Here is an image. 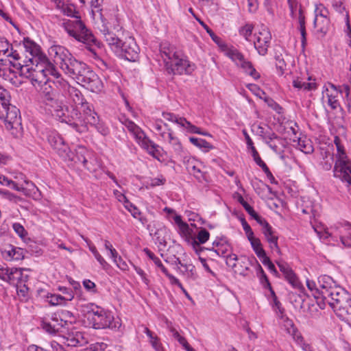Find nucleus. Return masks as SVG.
I'll return each instance as SVG.
<instances>
[{
	"mask_svg": "<svg viewBox=\"0 0 351 351\" xmlns=\"http://www.w3.org/2000/svg\"><path fill=\"white\" fill-rule=\"evenodd\" d=\"M319 299L318 306L324 309L328 304L337 315L351 324V296L344 289L337 286L329 276L322 275L318 278Z\"/></svg>",
	"mask_w": 351,
	"mask_h": 351,
	"instance_id": "f257e3e1",
	"label": "nucleus"
},
{
	"mask_svg": "<svg viewBox=\"0 0 351 351\" xmlns=\"http://www.w3.org/2000/svg\"><path fill=\"white\" fill-rule=\"evenodd\" d=\"M38 58V61H32L25 64H21L18 62L14 64V69L11 73L29 79L36 88L50 82L48 77L49 75L56 79L60 77V74L56 66L53 62H50L46 55H40Z\"/></svg>",
	"mask_w": 351,
	"mask_h": 351,
	"instance_id": "f03ea898",
	"label": "nucleus"
},
{
	"mask_svg": "<svg viewBox=\"0 0 351 351\" xmlns=\"http://www.w3.org/2000/svg\"><path fill=\"white\" fill-rule=\"evenodd\" d=\"M160 51L165 70L169 74L190 75L195 71V64L191 62L174 45L169 43H162Z\"/></svg>",
	"mask_w": 351,
	"mask_h": 351,
	"instance_id": "7ed1b4c3",
	"label": "nucleus"
},
{
	"mask_svg": "<svg viewBox=\"0 0 351 351\" xmlns=\"http://www.w3.org/2000/svg\"><path fill=\"white\" fill-rule=\"evenodd\" d=\"M62 70L93 93H99L103 88V83L97 75L85 63L77 60L73 56L66 62Z\"/></svg>",
	"mask_w": 351,
	"mask_h": 351,
	"instance_id": "20e7f679",
	"label": "nucleus"
},
{
	"mask_svg": "<svg viewBox=\"0 0 351 351\" xmlns=\"http://www.w3.org/2000/svg\"><path fill=\"white\" fill-rule=\"evenodd\" d=\"M82 307L84 317L87 319L90 327L95 329L108 328L117 330L121 326L119 322H114V317L111 312L94 303H88Z\"/></svg>",
	"mask_w": 351,
	"mask_h": 351,
	"instance_id": "39448f33",
	"label": "nucleus"
},
{
	"mask_svg": "<svg viewBox=\"0 0 351 351\" xmlns=\"http://www.w3.org/2000/svg\"><path fill=\"white\" fill-rule=\"evenodd\" d=\"M10 97L9 92L0 86V119L8 130H17L21 126L19 110L10 104Z\"/></svg>",
	"mask_w": 351,
	"mask_h": 351,
	"instance_id": "423d86ee",
	"label": "nucleus"
},
{
	"mask_svg": "<svg viewBox=\"0 0 351 351\" xmlns=\"http://www.w3.org/2000/svg\"><path fill=\"white\" fill-rule=\"evenodd\" d=\"M123 124L143 149L146 150L154 158L160 159L162 156V149L158 145L150 140L133 121L125 120Z\"/></svg>",
	"mask_w": 351,
	"mask_h": 351,
	"instance_id": "0eeeda50",
	"label": "nucleus"
},
{
	"mask_svg": "<svg viewBox=\"0 0 351 351\" xmlns=\"http://www.w3.org/2000/svg\"><path fill=\"white\" fill-rule=\"evenodd\" d=\"M20 56L14 50L12 44L8 40L0 37V76L8 77L14 69V64L19 62Z\"/></svg>",
	"mask_w": 351,
	"mask_h": 351,
	"instance_id": "6e6552de",
	"label": "nucleus"
},
{
	"mask_svg": "<svg viewBox=\"0 0 351 351\" xmlns=\"http://www.w3.org/2000/svg\"><path fill=\"white\" fill-rule=\"evenodd\" d=\"M62 26L70 36L79 42L86 45L95 42L94 36L80 19L66 20Z\"/></svg>",
	"mask_w": 351,
	"mask_h": 351,
	"instance_id": "1a4fd4ad",
	"label": "nucleus"
},
{
	"mask_svg": "<svg viewBox=\"0 0 351 351\" xmlns=\"http://www.w3.org/2000/svg\"><path fill=\"white\" fill-rule=\"evenodd\" d=\"M62 26L70 36L79 42L86 45L95 42L94 36L80 19L66 20Z\"/></svg>",
	"mask_w": 351,
	"mask_h": 351,
	"instance_id": "9d476101",
	"label": "nucleus"
},
{
	"mask_svg": "<svg viewBox=\"0 0 351 351\" xmlns=\"http://www.w3.org/2000/svg\"><path fill=\"white\" fill-rule=\"evenodd\" d=\"M67 154L69 157L68 158H63L64 160L74 162L75 163H82L90 172L95 171L97 167L96 158L93 153L85 147L78 146L74 152H71L69 149Z\"/></svg>",
	"mask_w": 351,
	"mask_h": 351,
	"instance_id": "9b49d317",
	"label": "nucleus"
},
{
	"mask_svg": "<svg viewBox=\"0 0 351 351\" xmlns=\"http://www.w3.org/2000/svg\"><path fill=\"white\" fill-rule=\"evenodd\" d=\"M40 92L42 99L54 117H62L63 102L58 99L56 91L52 88L50 82L38 88Z\"/></svg>",
	"mask_w": 351,
	"mask_h": 351,
	"instance_id": "f8f14e48",
	"label": "nucleus"
},
{
	"mask_svg": "<svg viewBox=\"0 0 351 351\" xmlns=\"http://www.w3.org/2000/svg\"><path fill=\"white\" fill-rule=\"evenodd\" d=\"M62 109V117H56L60 121L64 122L71 125L77 132H84L85 122L84 120V114L82 110L80 107H73L69 114L68 108L64 104L61 106Z\"/></svg>",
	"mask_w": 351,
	"mask_h": 351,
	"instance_id": "ddd939ff",
	"label": "nucleus"
},
{
	"mask_svg": "<svg viewBox=\"0 0 351 351\" xmlns=\"http://www.w3.org/2000/svg\"><path fill=\"white\" fill-rule=\"evenodd\" d=\"M253 40L254 46L261 56H265L267 53L270 46L271 34L269 29L263 25L258 32L254 34Z\"/></svg>",
	"mask_w": 351,
	"mask_h": 351,
	"instance_id": "4468645a",
	"label": "nucleus"
},
{
	"mask_svg": "<svg viewBox=\"0 0 351 351\" xmlns=\"http://www.w3.org/2000/svg\"><path fill=\"white\" fill-rule=\"evenodd\" d=\"M48 59L53 64L59 65L62 69L66 62L72 56L71 53L64 47L59 45H53L48 49Z\"/></svg>",
	"mask_w": 351,
	"mask_h": 351,
	"instance_id": "2eb2a0df",
	"label": "nucleus"
},
{
	"mask_svg": "<svg viewBox=\"0 0 351 351\" xmlns=\"http://www.w3.org/2000/svg\"><path fill=\"white\" fill-rule=\"evenodd\" d=\"M120 49L119 51L116 52L117 55L123 57L127 60L133 62L137 59L140 51L134 38L132 37L126 38L122 42Z\"/></svg>",
	"mask_w": 351,
	"mask_h": 351,
	"instance_id": "dca6fc26",
	"label": "nucleus"
},
{
	"mask_svg": "<svg viewBox=\"0 0 351 351\" xmlns=\"http://www.w3.org/2000/svg\"><path fill=\"white\" fill-rule=\"evenodd\" d=\"M47 141L51 147L63 159L68 158L69 145L62 137L56 131H51L47 135Z\"/></svg>",
	"mask_w": 351,
	"mask_h": 351,
	"instance_id": "f3484780",
	"label": "nucleus"
},
{
	"mask_svg": "<svg viewBox=\"0 0 351 351\" xmlns=\"http://www.w3.org/2000/svg\"><path fill=\"white\" fill-rule=\"evenodd\" d=\"M339 93L337 87L330 84L329 87L323 91L322 99L326 102L332 110H337L341 108L339 101L338 99Z\"/></svg>",
	"mask_w": 351,
	"mask_h": 351,
	"instance_id": "a211bd4d",
	"label": "nucleus"
},
{
	"mask_svg": "<svg viewBox=\"0 0 351 351\" xmlns=\"http://www.w3.org/2000/svg\"><path fill=\"white\" fill-rule=\"evenodd\" d=\"M0 183L17 191H22L25 194H27V191H34V190H38L32 182L26 180H24L23 184H18L9 179L8 177H0Z\"/></svg>",
	"mask_w": 351,
	"mask_h": 351,
	"instance_id": "6ab92c4d",
	"label": "nucleus"
},
{
	"mask_svg": "<svg viewBox=\"0 0 351 351\" xmlns=\"http://www.w3.org/2000/svg\"><path fill=\"white\" fill-rule=\"evenodd\" d=\"M161 140L168 143L177 156L182 157L185 154L184 149L180 139L174 134L172 130H169L168 133L162 134Z\"/></svg>",
	"mask_w": 351,
	"mask_h": 351,
	"instance_id": "aec40b11",
	"label": "nucleus"
},
{
	"mask_svg": "<svg viewBox=\"0 0 351 351\" xmlns=\"http://www.w3.org/2000/svg\"><path fill=\"white\" fill-rule=\"evenodd\" d=\"M67 93L70 101L73 103L75 107H80L82 110L86 108V106H89L84 95L80 90L77 88L68 86Z\"/></svg>",
	"mask_w": 351,
	"mask_h": 351,
	"instance_id": "412c9836",
	"label": "nucleus"
},
{
	"mask_svg": "<svg viewBox=\"0 0 351 351\" xmlns=\"http://www.w3.org/2000/svg\"><path fill=\"white\" fill-rule=\"evenodd\" d=\"M64 343L70 347L82 346L88 343L84 333L80 331L67 333L64 337Z\"/></svg>",
	"mask_w": 351,
	"mask_h": 351,
	"instance_id": "4be33fe9",
	"label": "nucleus"
},
{
	"mask_svg": "<svg viewBox=\"0 0 351 351\" xmlns=\"http://www.w3.org/2000/svg\"><path fill=\"white\" fill-rule=\"evenodd\" d=\"M262 232L264 234L267 241L269 244V247L272 250L280 252V248L278 245V237L274 234L272 227L266 221L262 226Z\"/></svg>",
	"mask_w": 351,
	"mask_h": 351,
	"instance_id": "5701e85b",
	"label": "nucleus"
},
{
	"mask_svg": "<svg viewBox=\"0 0 351 351\" xmlns=\"http://www.w3.org/2000/svg\"><path fill=\"white\" fill-rule=\"evenodd\" d=\"M277 264L280 271L284 274L285 278L293 286V287L297 289L302 288V286L298 277L287 263H278Z\"/></svg>",
	"mask_w": 351,
	"mask_h": 351,
	"instance_id": "b1692460",
	"label": "nucleus"
},
{
	"mask_svg": "<svg viewBox=\"0 0 351 351\" xmlns=\"http://www.w3.org/2000/svg\"><path fill=\"white\" fill-rule=\"evenodd\" d=\"M23 45L25 51L29 52L30 55L32 56V58H29V62H32V61L37 62L38 61V57L40 56V55H45L43 53L40 52V47L29 38H24Z\"/></svg>",
	"mask_w": 351,
	"mask_h": 351,
	"instance_id": "393cba45",
	"label": "nucleus"
},
{
	"mask_svg": "<svg viewBox=\"0 0 351 351\" xmlns=\"http://www.w3.org/2000/svg\"><path fill=\"white\" fill-rule=\"evenodd\" d=\"M105 40L110 46V49L116 53L117 51H119L120 46L123 41H121L113 32H110L105 27L101 30Z\"/></svg>",
	"mask_w": 351,
	"mask_h": 351,
	"instance_id": "a878e982",
	"label": "nucleus"
},
{
	"mask_svg": "<svg viewBox=\"0 0 351 351\" xmlns=\"http://www.w3.org/2000/svg\"><path fill=\"white\" fill-rule=\"evenodd\" d=\"M2 255L7 261H20L24 258V250L13 245H10L8 248L2 251Z\"/></svg>",
	"mask_w": 351,
	"mask_h": 351,
	"instance_id": "bb28decb",
	"label": "nucleus"
},
{
	"mask_svg": "<svg viewBox=\"0 0 351 351\" xmlns=\"http://www.w3.org/2000/svg\"><path fill=\"white\" fill-rule=\"evenodd\" d=\"M84 114V120L85 122L84 132L88 130V125L95 126L100 120L97 113L93 110L92 106H86L82 110Z\"/></svg>",
	"mask_w": 351,
	"mask_h": 351,
	"instance_id": "cd10ccee",
	"label": "nucleus"
},
{
	"mask_svg": "<svg viewBox=\"0 0 351 351\" xmlns=\"http://www.w3.org/2000/svg\"><path fill=\"white\" fill-rule=\"evenodd\" d=\"M341 243L348 247H351V224L348 222L342 223L339 227Z\"/></svg>",
	"mask_w": 351,
	"mask_h": 351,
	"instance_id": "c85d7f7f",
	"label": "nucleus"
},
{
	"mask_svg": "<svg viewBox=\"0 0 351 351\" xmlns=\"http://www.w3.org/2000/svg\"><path fill=\"white\" fill-rule=\"evenodd\" d=\"M210 237V233L205 228H201L197 234V239H193L192 241V245L193 249L195 250L197 254H199V252L202 251L204 247H202L199 246L200 244L205 243Z\"/></svg>",
	"mask_w": 351,
	"mask_h": 351,
	"instance_id": "c756f323",
	"label": "nucleus"
},
{
	"mask_svg": "<svg viewBox=\"0 0 351 351\" xmlns=\"http://www.w3.org/2000/svg\"><path fill=\"white\" fill-rule=\"evenodd\" d=\"M335 171L337 173L343 174V176H351L350 160L348 158L346 159L336 160Z\"/></svg>",
	"mask_w": 351,
	"mask_h": 351,
	"instance_id": "7c9ffc66",
	"label": "nucleus"
},
{
	"mask_svg": "<svg viewBox=\"0 0 351 351\" xmlns=\"http://www.w3.org/2000/svg\"><path fill=\"white\" fill-rule=\"evenodd\" d=\"M328 16V9L322 3L316 4L315 8V19L313 21L315 27H318V22L319 21V18L324 19L325 23H329L330 20Z\"/></svg>",
	"mask_w": 351,
	"mask_h": 351,
	"instance_id": "2f4dec72",
	"label": "nucleus"
},
{
	"mask_svg": "<svg viewBox=\"0 0 351 351\" xmlns=\"http://www.w3.org/2000/svg\"><path fill=\"white\" fill-rule=\"evenodd\" d=\"M283 327L288 334H289L293 339L296 338V336L300 335L301 333L298 331L297 327L293 324V322L283 315Z\"/></svg>",
	"mask_w": 351,
	"mask_h": 351,
	"instance_id": "473e14b6",
	"label": "nucleus"
},
{
	"mask_svg": "<svg viewBox=\"0 0 351 351\" xmlns=\"http://www.w3.org/2000/svg\"><path fill=\"white\" fill-rule=\"evenodd\" d=\"M247 239L250 242L252 247L254 251L255 254L260 259H261L265 255H267L265 251L262 247V244L259 239L256 238L254 237V236H253L252 237H250Z\"/></svg>",
	"mask_w": 351,
	"mask_h": 351,
	"instance_id": "72a5a7b5",
	"label": "nucleus"
},
{
	"mask_svg": "<svg viewBox=\"0 0 351 351\" xmlns=\"http://www.w3.org/2000/svg\"><path fill=\"white\" fill-rule=\"evenodd\" d=\"M297 147L301 152L306 154H311L314 151L311 141L306 138H300Z\"/></svg>",
	"mask_w": 351,
	"mask_h": 351,
	"instance_id": "f704fd0d",
	"label": "nucleus"
},
{
	"mask_svg": "<svg viewBox=\"0 0 351 351\" xmlns=\"http://www.w3.org/2000/svg\"><path fill=\"white\" fill-rule=\"evenodd\" d=\"M176 124L189 133H200V129L188 121L184 117H180Z\"/></svg>",
	"mask_w": 351,
	"mask_h": 351,
	"instance_id": "c9c22d12",
	"label": "nucleus"
},
{
	"mask_svg": "<svg viewBox=\"0 0 351 351\" xmlns=\"http://www.w3.org/2000/svg\"><path fill=\"white\" fill-rule=\"evenodd\" d=\"M334 143L337 148V153L335 154L336 160L348 158V157L346 153L345 147L339 136H335Z\"/></svg>",
	"mask_w": 351,
	"mask_h": 351,
	"instance_id": "e433bc0d",
	"label": "nucleus"
},
{
	"mask_svg": "<svg viewBox=\"0 0 351 351\" xmlns=\"http://www.w3.org/2000/svg\"><path fill=\"white\" fill-rule=\"evenodd\" d=\"M238 66H241L245 73L251 75L253 78L258 79L260 77L259 73L252 66L250 62L244 59Z\"/></svg>",
	"mask_w": 351,
	"mask_h": 351,
	"instance_id": "4c0bfd02",
	"label": "nucleus"
},
{
	"mask_svg": "<svg viewBox=\"0 0 351 351\" xmlns=\"http://www.w3.org/2000/svg\"><path fill=\"white\" fill-rule=\"evenodd\" d=\"M238 66H241L245 73L251 75L253 78L258 79L260 77L259 73L252 66L250 62L244 59Z\"/></svg>",
	"mask_w": 351,
	"mask_h": 351,
	"instance_id": "58836bf2",
	"label": "nucleus"
},
{
	"mask_svg": "<svg viewBox=\"0 0 351 351\" xmlns=\"http://www.w3.org/2000/svg\"><path fill=\"white\" fill-rule=\"evenodd\" d=\"M226 54L237 65H239L245 58L243 55L236 49H226Z\"/></svg>",
	"mask_w": 351,
	"mask_h": 351,
	"instance_id": "ea45409f",
	"label": "nucleus"
},
{
	"mask_svg": "<svg viewBox=\"0 0 351 351\" xmlns=\"http://www.w3.org/2000/svg\"><path fill=\"white\" fill-rule=\"evenodd\" d=\"M226 263L229 267H231L235 273H239L241 275L243 276H247V273L244 271H239L237 269V256L234 254H228L226 257Z\"/></svg>",
	"mask_w": 351,
	"mask_h": 351,
	"instance_id": "a19ab883",
	"label": "nucleus"
},
{
	"mask_svg": "<svg viewBox=\"0 0 351 351\" xmlns=\"http://www.w3.org/2000/svg\"><path fill=\"white\" fill-rule=\"evenodd\" d=\"M189 141L194 145L195 146L199 148H203L206 151H208L210 149H213V146L207 142L205 139L196 138V137H190Z\"/></svg>",
	"mask_w": 351,
	"mask_h": 351,
	"instance_id": "79ce46f5",
	"label": "nucleus"
},
{
	"mask_svg": "<svg viewBox=\"0 0 351 351\" xmlns=\"http://www.w3.org/2000/svg\"><path fill=\"white\" fill-rule=\"evenodd\" d=\"M144 252L145 254L153 261L156 266L160 269V271L164 273L167 272V269L163 265L160 259L157 257L151 250L148 248H145Z\"/></svg>",
	"mask_w": 351,
	"mask_h": 351,
	"instance_id": "37998d69",
	"label": "nucleus"
},
{
	"mask_svg": "<svg viewBox=\"0 0 351 351\" xmlns=\"http://www.w3.org/2000/svg\"><path fill=\"white\" fill-rule=\"evenodd\" d=\"M244 208L245 211L250 215V217L256 220V222L261 226L267 221L263 217L260 216L249 204L244 205Z\"/></svg>",
	"mask_w": 351,
	"mask_h": 351,
	"instance_id": "c03bdc74",
	"label": "nucleus"
},
{
	"mask_svg": "<svg viewBox=\"0 0 351 351\" xmlns=\"http://www.w3.org/2000/svg\"><path fill=\"white\" fill-rule=\"evenodd\" d=\"M205 29L206 30L207 33L210 35L212 40L222 49L225 50L227 49L226 44L219 37L217 36L207 25L204 24V25H202Z\"/></svg>",
	"mask_w": 351,
	"mask_h": 351,
	"instance_id": "a18cd8bd",
	"label": "nucleus"
},
{
	"mask_svg": "<svg viewBox=\"0 0 351 351\" xmlns=\"http://www.w3.org/2000/svg\"><path fill=\"white\" fill-rule=\"evenodd\" d=\"M9 274L10 276V284L19 282L23 280V271L21 269L12 267Z\"/></svg>",
	"mask_w": 351,
	"mask_h": 351,
	"instance_id": "49530a36",
	"label": "nucleus"
},
{
	"mask_svg": "<svg viewBox=\"0 0 351 351\" xmlns=\"http://www.w3.org/2000/svg\"><path fill=\"white\" fill-rule=\"evenodd\" d=\"M254 29V26L252 24H245L241 27L239 30V34L242 36L247 41H251V36Z\"/></svg>",
	"mask_w": 351,
	"mask_h": 351,
	"instance_id": "de8ad7c7",
	"label": "nucleus"
},
{
	"mask_svg": "<svg viewBox=\"0 0 351 351\" xmlns=\"http://www.w3.org/2000/svg\"><path fill=\"white\" fill-rule=\"evenodd\" d=\"M306 286L308 289L312 292L313 295L314 296L315 299L316 300V302L318 304V300H320L319 299V289L318 287V282L316 283L313 280H306Z\"/></svg>",
	"mask_w": 351,
	"mask_h": 351,
	"instance_id": "09e8293b",
	"label": "nucleus"
},
{
	"mask_svg": "<svg viewBox=\"0 0 351 351\" xmlns=\"http://www.w3.org/2000/svg\"><path fill=\"white\" fill-rule=\"evenodd\" d=\"M154 128L157 132V134L162 139V134L168 133L169 130H171L169 128V125L166 123H163L161 120H156L154 123Z\"/></svg>",
	"mask_w": 351,
	"mask_h": 351,
	"instance_id": "8fccbe9b",
	"label": "nucleus"
},
{
	"mask_svg": "<svg viewBox=\"0 0 351 351\" xmlns=\"http://www.w3.org/2000/svg\"><path fill=\"white\" fill-rule=\"evenodd\" d=\"M124 206L125 208L132 214L134 218L138 219L141 221L142 220V219L139 217L141 215V212L135 205H134L129 200H126L125 201Z\"/></svg>",
	"mask_w": 351,
	"mask_h": 351,
	"instance_id": "3c124183",
	"label": "nucleus"
},
{
	"mask_svg": "<svg viewBox=\"0 0 351 351\" xmlns=\"http://www.w3.org/2000/svg\"><path fill=\"white\" fill-rule=\"evenodd\" d=\"M47 298L49 299V303L53 306L64 304L66 303L61 295L48 294Z\"/></svg>",
	"mask_w": 351,
	"mask_h": 351,
	"instance_id": "603ef678",
	"label": "nucleus"
},
{
	"mask_svg": "<svg viewBox=\"0 0 351 351\" xmlns=\"http://www.w3.org/2000/svg\"><path fill=\"white\" fill-rule=\"evenodd\" d=\"M257 276L259 278L260 282L262 284V285L263 286V287L265 286H269L270 282L269 281V279H268L267 275L265 274V271H263L262 267L258 263H257Z\"/></svg>",
	"mask_w": 351,
	"mask_h": 351,
	"instance_id": "864d4df0",
	"label": "nucleus"
},
{
	"mask_svg": "<svg viewBox=\"0 0 351 351\" xmlns=\"http://www.w3.org/2000/svg\"><path fill=\"white\" fill-rule=\"evenodd\" d=\"M10 269L5 264H0V280L8 283L10 282V276L9 274Z\"/></svg>",
	"mask_w": 351,
	"mask_h": 351,
	"instance_id": "5fc2aeb1",
	"label": "nucleus"
},
{
	"mask_svg": "<svg viewBox=\"0 0 351 351\" xmlns=\"http://www.w3.org/2000/svg\"><path fill=\"white\" fill-rule=\"evenodd\" d=\"M89 51L90 52L93 54L95 60V64L101 70H107L108 69H109V66L107 64L106 62H105L104 60H102L101 58H100L97 54L96 53V52L89 48Z\"/></svg>",
	"mask_w": 351,
	"mask_h": 351,
	"instance_id": "6e6d98bb",
	"label": "nucleus"
},
{
	"mask_svg": "<svg viewBox=\"0 0 351 351\" xmlns=\"http://www.w3.org/2000/svg\"><path fill=\"white\" fill-rule=\"evenodd\" d=\"M267 144L272 150L278 153L281 152L282 148L284 147L285 141L280 138V141H269Z\"/></svg>",
	"mask_w": 351,
	"mask_h": 351,
	"instance_id": "4d7b16f0",
	"label": "nucleus"
},
{
	"mask_svg": "<svg viewBox=\"0 0 351 351\" xmlns=\"http://www.w3.org/2000/svg\"><path fill=\"white\" fill-rule=\"evenodd\" d=\"M166 182V180L165 178H150L149 181L146 182L145 184V186L147 189H149L152 187H155L159 185L164 184Z\"/></svg>",
	"mask_w": 351,
	"mask_h": 351,
	"instance_id": "13d9d810",
	"label": "nucleus"
},
{
	"mask_svg": "<svg viewBox=\"0 0 351 351\" xmlns=\"http://www.w3.org/2000/svg\"><path fill=\"white\" fill-rule=\"evenodd\" d=\"M296 343L300 346L304 351H313L312 347L310 344L306 343L302 335L296 336V338L293 339Z\"/></svg>",
	"mask_w": 351,
	"mask_h": 351,
	"instance_id": "bf43d9fd",
	"label": "nucleus"
},
{
	"mask_svg": "<svg viewBox=\"0 0 351 351\" xmlns=\"http://www.w3.org/2000/svg\"><path fill=\"white\" fill-rule=\"evenodd\" d=\"M59 290L64 295L62 296L65 302L66 301H71L74 298L73 291L71 288H67L66 287H60Z\"/></svg>",
	"mask_w": 351,
	"mask_h": 351,
	"instance_id": "052dcab7",
	"label": "nucleus"
},
{
	"mask_svg": "<svg viewBox=\"0 0 351 351\" xmlns=\"http://www.w3.org/2000/svg\"><path fill=\"white\" fill-rule=\"evenodd\" d=\"M63 13L68 16L74 18V19H80L78 12L75 10L73 5L63 8Z\"/></svg>",
	"mask_w": 351,
	"mask_h": 351,
	"instance_id": "680f3d73",
	"label": "nucleus"
},
{
	"mask_svg": "<svg viewBox=\"0 0 351 351\" xmlns=\"http://www.w3.org/2000/svg\"><path fill=\"white\" fill-rule=\"evenodd\" d=\"M261 261L265 266L267 267V268L270 271V272H271L272 274H274L276 276L277 275L278 271L275 267V265L273 264V263L271 261V260L267 255H265L263 258H262L261 259Z\"/></svg>",
	"mask_w": 351,
	"mask_h": 351,
	"instance_id": "e2e57ef3",
	"label": "nucleus"
},
{
	"mask_svg": "<svg viewBox=\"0 0 351 351\" xmlns=\"http://www.w3.org/2000/svg\"><path fill=\"white\" fill-rule=\"evenodd\" d=\"M230 248V245L226 241H224L221 246L219 245V248L213 250L218 256H222L226 257Z\"/></svg>",
	"mask_w": 351,
	"mask_h": 351,
	"instance_id": "0e129e2a",
	"label": "nucleus"
},
{
	"mask_svg": "<svg viewBox=\"0 0 351 351\" xmlns=\"http://www.w3.org/2000/svg\"><path fill=\"white\" fill-rule=\"evenodd\" d=\"M174 220H175V222L176 223V224L178 225V226L180 227V230L184 232V233H186V234H189V232H190V228H189V225L184 222L182 220V218L180 216H176L175 218H174Z\"/></svg>",
	"mask_w": 351,
	"mask_h": 351,
	"instance_id": "69168bd1",
	"label": "nucleus"
},
{
	"mask_svg": "<svg viewBox=\"0 0 351 351\" xmlns=\"http://www.w3.org/2000/svg\"><path fill=\"white\" fill-rule=\"evenodd\" d=\"M273 307L276 313L280 318H283L285 309L282 307L280 302L278 300L277 297L273 299Z\"/></svg>",
	"mask_w": 351,
	"mask_h": 351,
	"instance_id": "338daca9",
	"label": "nucleus"
},
{
	"mask_svg": "<svg viewBox=\"0 0 351 351\" xmlns=\"http://www.w3.org/2000/svg\"><path fill=\"white\" fill-rule=\"evenodd\" d=\"M184 272L188 277L195 278L196 276V271L195 266L191 263H185L184 266Z\"/></svg>",
	"mask_w": 351,
	"mask_h": 351,
	"instance_id": "774afa93",
	"label": "nucleus"
}]
</instances>
